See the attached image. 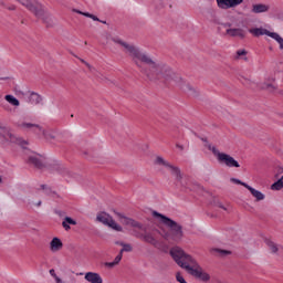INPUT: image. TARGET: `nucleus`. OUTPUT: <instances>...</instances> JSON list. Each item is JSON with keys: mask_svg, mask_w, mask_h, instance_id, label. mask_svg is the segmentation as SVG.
Wrapping results in <instances>:
<instances>
[{"mask_svg": "<svg viewBox=\"0 0 283 283\" xmlns=\"http://www.w3.org/2000/svg\"><path fill=\"white\" fill-rule=\"evenodd\" d=\"M250 34H253L254 36H270L271 39H274L276 43L280 45V50H283V38L279 35V33L271 32L263 28H254L249 30Z\"/></svg>", "mask_w": 283, "mask_h": 283, "instance_id": "nucleus-6", "label": "nucleus"}, {"mask_svg": "<svg viewBox=\"0 0 283 283\" xmlns=\"http://www.w3.org/2000/svg\"><path fill=\"white\" fill-rule=\"evenodd\" d=\"M18 127L24 132H32L33 134H36V136H41V132H43V127L41 125L28 122L19 123Z\"/></svg>", "mask_w": 283, "mask_h": 283, "instance_id": "nucleus-9", "label": "nucleus"}, {"mask_svg": "<svg viewBox=\"0 0 283 283\" xmlns=\"http://www.w3.org/2000/svg\"><path fill=\"white\" fill-rule=\"evenodd\" d=\"M84 280L90 283H103V277L96 272H86Z\"/></svg>", "mask_w": 283, "mask_h": 283, "instance_id": "nucleus-15", "label": "nucleus"}, {"mask_svg": "<svg viewBox=\"0 0 283 283\" xmlns=\"http://www.w3.org/2000/svg\"><path fill=\"white\" fill-rule=\"evenodd\" d=\"M105 266H107L108 269H114V266H116V263L114 261L113 262H106Z\"/></svg>", "mask_w": 283, "mask_h": 283, "instance_id": "nucleus-41", "label": "nucleus"}, {"mask_svg": "<svg viewBox=\"0 0 283 283\" xmlns=\"http://www.w3.org/2000/svg\"><path fill=\"white\" fill-rule=\"evenodd\" d=\"M209 151H212L213 156L217 157L218 161L220 160V156H223L224 153H220L216 146L208 145Z\"/></svg>", "mask_w": 283, "mask_h": 283, "instance_id": "nucleus-27", "label": "nucleus"}, {"mask_svg": "<svg viewBox=\"0 0 283 283\" xmlns=\"http://www.w3.org/2000/svg\"><path fill=\"white\" fill-rule=\"evenodd\" d=\"M0 6H2V8H6V2L0 0Z\"/></svg>", "mask_w": 283, "mask_h": 283, "instance_id": "nucleus-50", "label": "nucleus"}, {"mask_svg": "<svg viewBox=\"0 0 283 283\" xmlns=\"http://www.w3.org/2000/svg\"><path fill=\"white\" fill-rule=\"evenodd\" d=\"M224 28H231V23L227 22L223 24Z\"/></svg>", "mask_w": 283, "mask_h": 283, "instance_id": "nucleus-47", "label": "nucleus"}, {"mask_svg": "<svg viewBox=\"0 0 283 283\" xmlns=\"http://www.w3.org/2000/svg\"><path fill=\"white\" fill-rule=\"evenodd\" d=\"M4 99L7 101V103H10V105H13V107H19L21 105L19 99L13 95H6Z\"/></svg>", "mask_w": 283, "mask_h": 283, "instance_id": "nucleus-25", "label": "nucleus"}, {"mask_svg": "<svg viewBox=\"0 0 283 283\" xmlns=\"http://www.w3.org/2000/svg\"><path fill=\"white\" fill-rule=\"evenodd\" d=\"M132 251H133L132 244L124 243V245L119 252L123 254V253H132Z\"/></svg>", "mask_w": 283, "mask_h": 283, "instance_id": "nucleus-30", "label": "nucleus"}, {"mask_svg": "<svg viewBox=\"0 0 283 283\" xmlns=\"http://www.w3.org/2000/svg\"><path fill=\"white\" fill-rule=\"evenodd\" d=\"M112 41L124 49L125 54L130 56L133 63H135L137 67H143V52H140V49L134 44L123 41L120 38H112Z\"/></svg>", "mask_w": 283, "mask_h": 283, "instance_id": "nucleus-4", "label": "nucleus"}, {"mask_svg": "<svg viewBox=\"0 0 283 283\" xmlns=\"http://www.w3.org/2000/svg\"><path fill=\"white\" fill-rule=\"evenodd\" d=\"M75 12H77V14H82L83 17H87L88 19H91V17H92V13H90V12H82L78 10H75Z\"/></svg>", "mask_w": 283, "mask_h": 283, "instance_id": "nucleus-38", "label": "nucleus"}, {"mask_svg": "<svg viewBox=\"0 0 283 283\" xmlns=\"http://www.w3.org/2000/svg\"><path fill=\"white\" fill-rule=\"evenodd\" d=\"M81 63H84V65H86V67H88L90 72H94V66H92L90 63H87V61L80 59Z\"/></svg>", "mask_w": 283, "mask_h": 283, "instance_id": "nucleus-35", "label": "nucleus"}, {"mask_svg": "<svg viewBox=\"0 0 283 283\" xmlns=\"http://www.w3.org/2000/svg\"><path fill=\"white\" fill-rule=\"evenodd\" d=\"M120 260H123V253L119 252L113 262L117 265L120 263Z\"/></svg>", "mask_w": 283, "mask_h": 283, "instance_id": "nucleus-37", "label": "nucleus"}, {"mask_svg": "<svg viewBox=\"0 0 283 283\" xmlns=\"http://www.w3.org/2000/svg\"><path fill=\"white\" fill-rule=\"evenodd\" d=\"M0 136L7 140V143H18V145H21V147L28 145V142L22 140L21 138H17V136H14V134H12L9 128H1Z\"/></svg>", "mask_w": 283, "mask_h": 283, "instance_id": "nucleus-8", "label": "nucleus"}, {"mask_svg": "<svg viewBox=\"0 0 283 283\" xmlns=\"http://www.w3.org/2000/svg\"><path fill=\"white\" fill-rule=\"evenodd\" d=\"M240 56H247V50H238L235 59H240Z\"/></svg>", "mask_w": 283, "mask_h": 283, "instance_id": "nucleus-36", "label": "nucleus"}, {"mask_svg": "<svg viewBox=\"0 0 283 283\" xmlns=\"http://www.w3.org/2000/svg\"><path fill=\"white\" fill-rule=\"evenodd\" d=\"M111 220H112V216H109V213H107V212H99L96 216V222H101L105 227H107L109 224Z\"/></svg>", "mask_w": 283, "mask_h": 283, "instance_id": "nucleus-17", "label": "nucleus"}, {"mask_svg": "<svg viewBox=\"0 0 283 283\" xmlns=\"http://www.w3.org/2000/svg\"><path fill=\"white\" fill-rule=\"evenodd\" d=\"M91 19H92L93 21H101V19H98V17H96V15H94V14H91Z\"/></svg>", "mask_w": 283, "mask_h": 283, "instance_id": "nucleus-44", "label": "nucleus"}, {"mask_svg": "<svg viewBox=\"0 0 283 283\" xmlns=\"http://www.w3.org/2000/svg\"><path fill=\"white\" fill-rule=\"evenodd\" d=\"M41 205H42V201H38V202L35 203V207H41Z\"/></svg>", "mask_w": 283, "mask_h": 283, "instance_id": "nucleus-52", "label": "nucleus"}, {"mask_svg": "<svg viewBox=\"0 0 283 283\" xmlns=\"http://www.w3.org/2000/svg\"><path fill=\"white\" fill-rule=\"evenodd\" d=\"M40 134H42V136H44V138L46 140H54V138H55L54 134L49 133L48 130H45L43 128H42V132H40Z\"/></svg>", "mask_w": 283, "mask_h": 283, "instance_id": "nucleus-29", "label": "nucleus"}, {"mask_svg": "<svg viewBox=\"0 0 283 283\" xmlns=\"http://www.w3.org/2000/svg\"><path fill=\"white\" fill-rule=\"evenodd\" d=\"M262 90H275L272 84H263Z\"/></svg>", "mask_w": 283, "mask_h": 283, "instance_id": "nucleus-39", "label": "nucleus"}, {"mask_svg": "<svg viewBox=\"0 0 283 283\" xmlns=\"http://www.w3.org/2000/svg\"><path fill=\"white\" fill-rule=\"evenodd\" d=\"M244 3V0H217L218 8L220 10H230V8H238Z\"/></svg>", "mask_w": 283, "mask_h": 283, "instance_id": "nucleus-11", "label": "nucleus"}, {"mask_svg": "<svg viewBox=\"0 0 283 283\" xmlns=\"http://www.w3.org/2000/svg\"><path fill=\"white\" fill-rule=\"evenodd\" d=\"M30 12L34 14L38 19H42L43 23H45L46 28H54V19L50 13L43 9V4L36 0L31 2V8H27Z\"/></svg>", "mask_w": 283, "mask_h": 283, "instance_id": "nucleus-5", "label": "nucleus"}, {"mask_svg": "<svg viewBox=\"0 0 283 283\" xmlns=\"http://www.w3.org/2000/svg\"><path fill=\"white\" fill-rule=\"evenodd\" d=\"M220 209H223V211H227V207L219 205Z\"/></svg>", "mask_w": 283, "mask_h": 283, "instance_id": "nucleus-49", "label": "nucleus"}, {"mask_svg": "<svg viewBox=\"0 0 283 283\" xmlns=\"http://www.w3.org/2000/svg\"><path fill=\"white\" fill-rule=\"evenodd\" d=\"M132 235H135V238L143 239V230L133 229V230H132Z\"/></svg>", "mask_w": 283, "mask_h": 283, "instance_id": "nucleus-33", "label": "nucleus"}, {"mask_svg": "<svg viewBox=\"0 0 283 283\" xmlns=\"http://www.w3.org/2000/svg\"><path fill=\"white\" fill-rule=\"evenodd\" d=\"M163 238L164 240H171V232H164Z\"/></svg>", "mask_w": 283, "mask_h": 283, "instance_id": "nucleus-40", "label": "nucleus"}, {"mask_svg": "<svg viewBox=\"0 0 283 283\" xmlns=\"http://www.w3.org/2000/svg\"><path fill=\"white\" fill-rule=\"evenodd\" d=\"M70 224L76 227V220L72 219L71 217H65L62 222L63 229H65V231H70V229H72Z\"/></svg>", "mask_w": 283, "mask_h": 283, "instance_id": "nucleus-23", "label": "nucleus"}, {"mask_svg": "<svg viewBox=\"0 0 283 283\" xmlns=\"http://www.w3.org/2000/svg\"><path fill=\"white\" fill-rule=\"evenodd\" d=\"M21 6H24V8H32V0H17Z\"/></svg>", "mask_w": 283, "mask_h": 283, "instance_id": "nucleus-32", "label": "nucleus"}, {"mask_svg": "<svg viewBox=\"0 0 283 283\" xmlns=\"http://www.w3.org/2000/svg\"><path fill=\"white\" fill-rule=\"evenodd\" d=\"M40 187L43 191H45L49 188L48 185H41Z\"/></svg>", "mask_w": 283, "mask_h": 283, "instance_id": "nucleus-46", "label": "nucleus"}, {"mask_svg": "<svg viewBox=\"0 0 283 283\" xmlns=\"http://www.w3.org/2000/svg\"><path fill=\"white\" fill-rule=\"evenodd\" d=\"M177 149H180V151H185V146L180 144H176Z\"/></svg>", "mask_w": 283, "mask_h": 283, "instance_id": "nucleus-43", "label": "nucleus"}, {"mask_svg": "<svg viewBox=\"0 0 283 283\" xmlns=\"http://www.w3.org/2000/svg\"><path fill=\"white\" fill-rule=\"evenodd\" d=\"M115 244H117L118 247H124L125 242H123V241H116Z\"/></svg>", "mask_w": 283, "mask_h": 283, "instance_id": "nucleus-45", "label": "nucleus"}, {"mask_svg": "<svg viewBox=\"0 0 283 283\" xmlns=\"http://www.w3.org/2000/svg\"><path fill=\"white\" fill-rule=\"evenodd\" d=\"M0 182H3V179L1 178V176H0Z\"/></svg>", "mask_w": 283, "mask_h": 283, "instance_id": "nucleus-55", "label": "nucleus"}, {"mask_svg": "<svg viewBox=\"0 0 283 283\" xmlns=\"http://www.w3.org/2000/svg\"><path fill=\"white\" fill-rule=\"evenodd\" d=\"M8 10H17V7L11 6V7L8 8Z\"/></svg>", "mask_w": 283, "mask_h": 283, "instance_id": "nucleus-48", "label": "nucleus"}, {"mask_svg": "<svg viewBox=\"0 0 283 283\" xmlns=\"http://www.w3.org/2000/svg\"><path fill=\"white\" fill-rule=\"evenodd\" d=\"M49 273H50V275H51L52 277H54V280L56 281V277H59V275H56V272L54 271V269H51V270L49 271Z\"/></svg>", "mask_w": 283, "mask_h": 283, "instance_id": "nucleus-42", "label": "nucleus"}, {"mask_svg": "<svg viewBox=\"0 0 283 283\" xmlns=\"http://www.w3.org/2000/svg\"><path fill=\"white\" fill-rule=\"evenodd\" d=\"M226 32L229 36H238L239 39H244V36H247L244 29H227Z\"/></svg>", "mask_w": 283, "mask_h": 283, "instance_id": "nucleus-19", "label": "nucleus"}, {"mask_svg": "<svg viewBox=\"0 0 283 283\" xmlns=\"http://www.w3.org/2000/svg\"><path fill=\"white\" fill-rule=\"evenodd\" d=\"M4 109L9 111L10 106L8 104L3 105Z\"/></svg>", "mask_w": 283, "mask_h": 283, "instance_id": "nucleus-51", "label": "nucleus"}, {"mask_svg": "<svg viewBox=\"0 0 283 283\" xmlns=\"http://www.w3.org/2000/svg\"><path fill=\"white\" fill-rule=\"evenodd\" d=\"M61 249H63V241L57 237H54L50 242V251L56 253L57 251H61Z\"/></svg>", "mask_w": 283, "mask_h": 283, "instance_id": "nucleus-16", "label": "nucleus"}, {"mask_svg": "<svg viewBox=\"0 0 283 283\" xmlns=\"http://www.w3.org/2000/svg\"><path fill=\"white\" fill-rule=\"evenodd\" d=\"M264 242L266 247H269L271 253L277 254V251H280V245H277V243L273 242L271 239H265Z\"/></svg>", "mask_w": 283, "mask_h": 283, "instance_id": "nucleus-21", "label": "nucleus"}, {"mask_svg": "<svg viewBox=\"0 0 283 283\" xmlns=\"http://www.w3.org/2000/svg\"><path fill=\"white\" fill-rule=\"evenodd\" d=\"M271 10V6L264 3H255L252 4L251 12L252 14H262L264 12H269Z\"/></svg>", "mask_w": 283, "mask_h": 283, "instance_id": "nucleus-14", "label": "nucleus"}, {"mask_svg": "<svg viewBox=\"0 0 283 283\" xmlns=\"http://www.w3.org/2000/svg\"><path fill=\"white\" fill-rule=\"evenodd\" d=\"M153 217L156 218L161 224H164L165 227H167L169 229L171 240H174V242H180V240H182V238H185V232L182 231V226L180 223L174 221V219H171L156 210H153Z\"/></svg>", "mask_w": 283, "mask_h": 283, "instance_id": "nucleus-3", "label": "nucleus"}, {"mask_svg": "<svg viewBox=\"0 0 283 283\" xmlns=\"http://www.w3.org/2000/svg\"><path fill=\"white\" fill-rule=\"evenodd\" d=\"M44 193L46 196H52V198H59V195L56 193V191H52V188L50 187L44 190Z\"/></svg>", "mask_w": 283, "mask_h": 283, "instance_id": "nucleus-31", "label": "nucleus"}, {"mask_svg": "<svg viewBox=\"0 0 283 283\" xmlns=\"http://www.w3.org/2000/svg\"><path fill=\"white\" fill-rule=\"evenodd\" d=\"M170 255L172 260H175L176 264L181 269H185L189 275L192 277H197V280H201V282H209L211 280V275L209 273L202 271L198 261L193 259V256L184 252L180 248H175L170 250Z\"/></svg>", "mask_w": 283, "mask_h": 283, "instance_id": "nucleus-2", "label": "nucleus"}, {"mask_svg": "<svg viewBox=\"0 0 283 283\" xmlns=\"http://www.w3.org/2000/svg\"><path fill=\"white\" fill-rule=\"evenodd\" d=\"M212 253H218L220 258H227V255H231V251L229 250H222L220 248L212 249Z\"/></svg>", "mask_w": 283, "mask_h": 283, "instance_id": "nucleus-26", "label": "nucleus"}, {"mask_svg": "<svg viewBox=\"0 0 283 283\" xmlns=\"http://www.w3.org/2000/svg\"><path fill=\"white\" fill-rule=\"evenodd\" d=\"M143 70L144 75L151 83L157 85H177L189 96H198V92L191 85L185 84L182 77L176 74L169 65L164 63H157L151 56L143 54Z\"/></svg>", "mask_w": 283, "mask_h": 283, "instance_id": "nucleus-1", "label": "nucleus"}, {"mask_svg": "<svg viewBox=\"0 0 283 283\" xmlns=\"http://www.w3.org/2000/svg\"><path fill=\"white\" fill-rule=\"evenodd\" d=\"M27 165H31L35 169H43L45 167V164H43V160L41 159V155H30L27 158Z\"/></svg>", "mask_w": 283, "mask_h": 283, "instance_id": "nucleus-13", "label": "nucleus"}, {"mask_svg": "<svg viewBox=\"0 0 283 283\" xmlns=\"http://www.w3.org/2000/svg\"><path fill=\"white\" fill-rule=\"evenodd\" d=\"M55 213H56L57 216H61V211H55Z\"/></svg>", "mask_w": 283, "mask_h": 283, "instance_id": "nucleus-54", "label": "nucleus"}, {"mask_svg": "<svg viewBox=\"0 0 283 283\" xmlns=\"http://www.w3.org/2000/svg\"><path fill=\"white\" fill-rule=\"evenodd\" d=\"M99 23H104V25H105V24H107V21L101 20Z\"/></svg>", "mask_w": 283, "mask_h": 283, "instance_id": "nucleus-53", "label": "nucleus"}, {"mask_svg": "<svg viewBox=\"0 0 283 283\" xmlns=\"http://www.w3.org/2000/svg\"><path fill=\"white\" fill-rule=\"evenodd\" d=\"M106 227H109V229H113V231H118V232L123 231V227L120 224L116 223V221L114 220L113 217L111 218V220L108 221V224Z\"/></svg>", "mask_w": 283, "mask_h": 283, "instance_id": "nucleus-24", "label": "nucleus"}, {"mask_svg": "<svg viewBox=\"0 0 283 283\" xmlns=\"http://www.w3.org/2000/svg\"><path fill=\"white\" fill-rule=\"evenodd\" d=\"M245 189H248V191H250V193L253 196V198H255L256 202L264 200L265 196H264V193H262V191L255 190V188H253L251 186H245Z\"/></svg>", "mask_w": 283, "mask_h": 283, "instance_id": "nucleus-18", "label": "nucleus"}, {"mask_svg": "<svg viewBox=\"0 0 283 283\" xmlns=\"http://www.w3.org/2000/svg\"><path fill=\"white\" fill-rule=\"evenodd\" d=\"M144 240L149 242V244H153V247H158V240H156V238H154L151 234L144 235Z\"/></svg>", "mask_w": 283, "mask_h": 283, "instance_id": "nucleus-28", "label": "nucleus"}, {"mask_svg": "<svg viewBox=\"0 0 283 283\" xmlns=\"http://www.w3.org/2000/svg\"><path fill=\"white\" fill-rule=\"evenodd\" d=\"M42 102L43 97L39 93L31 92L29 96V103H31V105H40Z\"/></svg>", "mask_w": 283, "mask_h": 283, "instance_id": "nucleus-20", "label": "nucleus"}, {"mask_svg": "<svg viewBox=\"0 0 283 283\" xmlns=\"http://www.w3.org/2000/svg\"><path fill=\"white\" fill-rule=\"evenodd\" d=\"M230 182H234V185H241L242 187H245V188H247V186H249V184L243 182L242 180L237 179V178H231Z\"/></svg>", "mask_w": 283, "mask_h": 283, "instance_id": "nucleus-34", "label": "nucleus"}, {"mask_svg": "<svg viewBox=\"0 0 283 283\" xmlns=\"http://www.w3.org/2000/svg\"><path fill=\"white\" fill-rule=\"evenodd\" d=\"M219 163H221L222 165H226V167H230V168H240V163H238V160H235V158L231 157V155L223 153L220 156V160Z\"/></svg>", "mask_w": 283, "mask_h": 283, "instance_id": "nucleus-12", "label": "nucleus"}, {"mask_svg": "<svg viewBox=\"0 0 283 283\" xmlns=\"http://www.w3.org/2000/svg\"><path fill=\"white\" fill-rule=\"evenodd\" d=\"M156 165H163L164 167H167L170 169L172 176L176 177L177 182L182 181V171H180V168L169 164V161L165 160V158L158 156L155 161Z\"/></svg>", "mask_w": 283, "mask_h": 283, "instance_id": "nucleus-7", "label": "nucleus"}, {"mask_svg": "<svg viewBox=\"0 0 283 283\" xmlns=\"http://www.w3.org/2000/svg\"><path fill=\"white\" fill-rule=\"evenodd\" d=\"M115 216L119 218V220H123V223L127 227H133V229H138L139 231H143V224L132 218L125 217V214L114 211Z\"/></svg>", "mask_w": 283, "mask_h": 283, "instance_id": "nucleus-10", "label": "nucleus"}, {"mask_svg": "<svg viewBox=\"0 0 283 283\" xmlns=\"http://www.w3.org/2000/svg\"><path fill=\"white\" fill-rule=\"evenodd\" d=\"M53 169H54V171H57V174H60L61 176H70V170L61 164H55L53 166Z\"/></svg>", "mask_w": 283, "mask_h": 283, "instance_id": "nucleus-22", "label": "nucleus"}]
</instances>
